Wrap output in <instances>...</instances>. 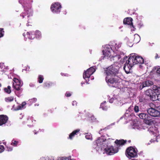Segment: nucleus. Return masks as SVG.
<instances>
[{
  "label": "nucleus",
  "mask_w": 160,
  "mask_h": 160,
  "mask_svg": "<svg viewBox=\"0 0 160 160\" xmlns=\"http://www.w3.org/2000/svg\"><path fill=\"white\" fill-rule=\"evenodd\" d=\"M144 62L143 59L140 56L137 55L135 53H132L127 60L123 69L127 74L130 73V70L132 67L137 64H142Z\"/></svg>",
  "instance_id": "1"
},
{
  "label": "nucleus",
  "mask_w": 160,
  "mask_h": 160,
  "mask_svg": "<svg viewBox=\"0 0 160 160\" xmlns=\"http://www.w3.org/2000/svg\"><path fill=\"white\" fill-rule=\"evenodd\" d=\"M33 0H19V3L22 5L24 9L23 12L20 16L22 18L27 17L29 18L32 16L33 13L32 9L31 7V3Z\"/></svg>",
  "instance_id": "2"
},
{
  "label": "nucleus",
  "mask_w": 160,
  "mask_h": 160,
  "mask_svg": "<svg viewBox=\"0 0 160 160\" xmlns=\"http://www.w3.org/2000/svg\"><path fill=\"white\" fill-rule=\"evenodd\" d=\"M113 140L111 138L106 139L104 136H102L97 138L95 142L97 145L95 149L99 154L103 152V149L107 144H110L113 142Z\"/></svg>",
  "instance_id": "3"
},
{
  "label": "nucleus",
  "mask_w": 160,
  "mask_h": 160,
  "mask_svg": "<svg viewBox=\"0 0 160 160\" xmlns=\"http://www.w3.org/2000/svg\"><path fill=\"white\" fill-rule=\"evenodd\" d=\"M134 110L136 113V115L138 116L141 119H143L144 122L145 124L148 125L150 124L152 120L148 114L142 112L137 105L134 106Z\"/></svg>",
  "instance_id": "4"
},
{
  "label": "nucleus",
  "mask_w": 160,
  "mask_h": 160,
  "mask_svg": "<svg viewBox=\"0 0 160 160\" xmlns=\"http://www.w3.org/2000/svg\"><path fill=\"white\" fill-rule=\"evenodd\" d=\"M119 67L114 65H112L105 71L107 76L120 77L121 73L119 72Z\"/></svg>",
  "instance_id": "5"
},
{
  "label": "nucleus",
  "mask_w": 160,
  "mask_h": 160,
  "mask_svg": "<svg viewBox=\"0 0 160 160\" xmlns=\"http://www.w3.org/2000/svg\"><path fill=\"white\" fill-rule=\"evenodd\" d=\"M102 52L103 56H102L100 58V60L104 59V58H111V56L114 52L111 46L108 44L104 46Z\"/></svg>",
  "instance_id": "6"
},
{
  "label": "nucleus",
  "mask_w": 160,
  "mask_h": 160,
  "mask_svg": "<svg viewBox=\"0 0 160 160\" xmlns=\"http://www.w3.org/2000/svg\"><path fill=\"white\" fill-rule=\"evenodd\" d=\"M95 71V69L93 67H92L87 70L85 71L83 73V78L86 80V83L89 84L88 82L89 81L90 78L91 80H93L94 78L93 76H91Z\"/></svg>",
  "instance_id": "7"
},
{
  "label": "nucleus",
  "mask_w": 160,
  "mask_h": 160,
  "mask_svg": "<svg viewBox=\"0 0 160 160\" xmlns=\"http://www.w3.org/2000/svg\"><path fill=\"white\" fill-rule=\"evenodd\" d=\"M127 58V57L125 56L123 52H114L111 56V60H113L115 62H118L119 59H121L120 62L123 63Z\"/></svg>",
  "instance_id": "8"
},
{
  "label": "nucleus",
  "mask_w": 160,
  "mask_h": 160,
  "mask_svg": "<svg viewBox=\"0 0 160 160\" xmlns=\"http://www.w3.org/2000/svg\"><path fill=\"white\" fill-rule=\"evenodd\" d=\"M11 74L13 77L12 83L13 88L17 91L19 90L20 88L22 85V83H21V81L18 78V76L16 74L11 72Z\"/></svg>",
  "instance_id": "9"
},
{
  "label": "nucleus",
  "mask_w": 160,
  "mask_h": 160,
  "mask_svg": "<svg viewBox=\"0 0 160 160\" xmlns=\"http://www.w3.org/2000/svg\"><path fill=\"white\" fill-rule=\"evenodd\" d=\"M110 144H107L106 147L103 149V152L102 154H104L106 153L108 155H112L117 152L118 151V149L117 148H114L113 146Z\"/></svg>",
  "instance_id": "10"
},
{
  "label": "nucleus",
  "mask_w": 160,
  "mask_h": 160,
  "mask_svg": "<svg viewBox=\"0 0 160 160\" xmlns=\"http://www.w3.org/2000/svg\"><path fill=\"white\" fill-rule=\"evenodd\" d=\"M120 78L119 77L107 76L105 80L107 82L108 84H112V86L114 87H117L118 81Z\"/></svg>",
  "instance_id": "11"
},
{
  "label": "nucleus",
  "mask_w": 160,
  "mask_h": 160,
  "mask_svg": "<svg viewBox=\"0 0 160 160\" xmlns=\"http://www.w3.org/2000/svg\"><path fill=\"white\" fill-rule=\"evenodd\" d=\"M14 100L13 98L11 97V104L12 105V110H18L22 109L25 108V106L26 104L25 102H23L22 104H19L16 102V100L13 102L12 101Z\"/></svg>",
  "instance_id": "12"
},
{
  "label": "nucleus",
  "mask_w": 160,
  "mask_h": 160,
  "mask_svg": "<svg viewBox=\"0 0 160 160\" xmlns=\"http://www.w3.org/2000/svg\"><path fill=\"white\" fill-rule=\"evenodd\" d=\"M126 155L129 159L136 157L137 156V150L133 147H130L127 149Z\"/></svg>",
  "instance_id": "13"
},
{
  "label": "nucleus",
  "mask_w": 160,
  "mask_h": 160,
  "mask_svg": "<svg viewBox=\"0 0 160 160\" xmlns=\"http://www.w3.org/2000/svg\"><path fill=\"white\" fill-rule=\"evenodd\" d=\"M131 125L132 128L135 129L141 130L142 129H145L146 128L145 123L141 124L140 122L137 120L132 121L131 122Z\"/></svg>",
  "instance_id": "14"
},
{
  "label": "nucleus",
  "mask_w": 160,
  "mask_h": 160,
  "mask_svg": "<svg viewBox=\"0 0 160 160\" xmlns=\"http://www.w3.org/2000/svg\"><path fill=\"white\" fill-rule=\"evenodd\" d=\"M26 36L28 39L30 40L33 39L36 37V38H39L41 37V32L38 30H36L35 32L32 31L27 32Z\"/></svg>",
  "instance_id": "15"
},
{
  "label": "nucleus",
  "mask_w": 160,
  "mask_h": 160,
  "mask_svg": "<svg viewBox=\"0 0 160 160\" xmlns=\"http://www.w3.org/2000/svg\"><path fill=\"white\" fill-rule=\"evenodd\" d=\"M61 5L59 2H55L51 7V9L53 13H58L61 11Z\"/></svg>",
  "instance_id": "16"
},
{
  "label": "nucleus",
  "mask_w": 160,
  "mask_h": 160,
  "mask_svg": "<svg viewBox=\"0 0 160 160\" xmlns=\"http://www.w3.org/2000/svg\"><path fill=\"white\" fill-rule=\"evenodd\" d=\"M122 44L121 42L116 43L115 42H111L110 45L114 52H122L120 50Z\"/></svg>",
  "instance_id": "17"
},
{
  "label": "nucleus",
  "mask_w": 160,
  "mask_h": 160,
  "mask_svg": "<svg viewBox=\"0 0 160 160\" xmlns=\"http://www.w3.org/2000/svg\"><path fill=\"white\" fill-rule=\"evenodd\" d=\"M71 156L68 157H58L56 160H70ZM41 160H55L54 158L52 157H42L41 158Z\"/></svg>",
  "instance_id": "18"
},
{
  "label": "nucleus",
  "mask_w": 160,
  "mask_h": 160,
  "mask_svg": "<svg viewBox=\"0 0 160 160\" xmlns=\"http://www.w3.org/2000/svg\"><path fill=\"white\" fill-rule=\"evenodd\" d=\"M147 111L148 113L152 117H158L160 115L159 111L153 108L148 109Z\"/></svg>",
  "instance_id": "19"
},
{
  "label": "nucleus",
  "mask_w": 160,
  "mask_h": 160,
  "mask_svg": "<svg viewBox=\"0 0 160 160\" xmlns=\"http://www.w3.org/2000/svg\"><path fill=\"white\" fill-rule=\"evenodd\" d=\"M132 21V18L128 17L124 19L123 22L124 24L129 25L132 31H134L135 29L133 26Z\"/></svg>",
  "instance_id": "20"
},
{
  "label": "nucleus",
  "mask_w": 160,
  "mask_h": 160,
  "mask_svg": "<svg viewBox=\"0 0 160 160\" xmlns=\"http://www.w3.org/2000/svg\"><path fill=\"white\" fill-rule=\"evenodd\" d=\"M148 131L151 133H152V134L154 135V136L156 137V138H157L158 137L159 138L160 136L158 134V131L157 128L155 127V126L150 127L148 129Z\"/></svg>",
  "instance_id": "21"
},
{
  "label": "nucleus",
  "mask_w": 160,
  "mask_h": 160,
  "mask_svg": "<svg viewBox=\"0 0 160 160\" xmlns=\"http://www.w3.org/2000/svg\"><path fill=\"white\" fill-rule=\"evenodd\" d=\"M153 84V82L151 81L148 80L146 81L143 82V83L140 85V88L142 89L143 88L149 87Z\"/></svg>",
  "instance_id": "22"
},
{
  "label": "nucleus",
  "mask_w": 160,
  "mask_h": 160,
  "mask_svg": "<svg viewBox=\"0 0 160 160\" xmlns=\"http://www.w3.org/2000/svg\"><path fill=\"white\" fill-rule=\"evenodd\" d=\"M8 119V117L6 115H0V126L5 124Z\"/></svg>",
  "instance_id": "23"
},
{
  "label": "nucleus",
  "mask_w": 160,
  "mask_h": 160,
  "mask_svg": "<svg viewBox=\"0 0 160 160\" xmlns=\"http://www.w3.org/2000/svg\"><path fill=\"white\" fill-rule=\"evenodd\" d=\"M80 131V130L79 129L74 130L69 134L68 138L70 140H72L75 136L77 135Z\"/></svg>",
  "instance_id": "24"
},
{
  "label": "nucleus",
  "mask_w": 160,
  "mask_h": 160,
  "mask_svg": "<svg viewBox=\"0 0 160 160\" xmlns=\"http://www.w3.org/2000/svg\"><path fill=\"white\" fill-rule=\"evenodd\" d=\"M132 116L133 114L126 112L125 114L124 118L128 122L132 120Z\"/></svg>",
  "instance_id": "25"
},
{
  "label": "nucleus",
  "mask_w": 160,
  "mask_h": 160,
  "mask_svg": "<svg viewBox=\"0 0 160 160\" xmlns=\"http://www.w3.org/2000/svg\"><path fill=\"white\" fill-rule=\"evenodd\" d=\"M114 142L117 144V146H119L120 145H124L126 143V142L123 140H116Z\"/></svg>",
  "instance_id": "26"
},
{
  "label": "nucleus",
  "mask_w": 160,
  "mask_h": 160,
  "mask_svg": "<svg viewBox=\"0 0 160 160\" xmlns=\"http://www.w3.org/2000/svg\"><path fill=\"white\" fill-rule=\"evenodd\" d=\"M106 102L103 101L101 104L100 108H101L103 110L106 111L108 110V107L106 105Z\"/></svg>",
  "instance_id": "27"
},
{
  "label": "nucleus",
  "mask_w": 160,
  "mask_h": 160,
  "mask_svg": "<svg viewBox=\"0 0 160 160\" xmlns=\"http://www.w3.org/2000/svg\"><path fill=\"white\" fill-rule=\"evenodd\" d=\"M152 91L151 89H148L146 91V94L147 95L150 97V98H151L153 99V96H152Z\"/></svg>",
  "instance_id": "28"
},
{
  "label": "nucleus",
  "mask_w": 160,
  "mask_h": 160,
  "mask_svg": "<svg viewBox=\"0 0 160 160\" xmlns=\"http://www.w3.org/2000/svg\"><path fill=\"white\" fill-rule=\"evenodd\" d=\"M134 42L135 43L138 42L140 40V36L138 34H136L134 35Z\"/></svg>",
  "instance_id": "29"
},
{
  "label": "nucleus",
  "mask_w": 160,
  "mask_h": 160,
  "mask_svg": "<svg viewBox=\"0 0 160 160\" xmlns=\"http://www.w3.org/2000/svg\"><path fill=\"white\" fill-rule=\"evenodd\" d=\"M152 89L155 93H160V87L154 85L152 87Z\"/></svg>",
  "instance_id": "30"
},
{
  "label": "nucleus",
  "mask_w": 160,
  "mask_h": 160,
  "mask_svg": "<svg viewBox=\"0 0 160 160\" xmlns=\"http://www.w3.org/2000/svg\"><path fill=\"white\" fill-rule=\"evenodd\" d=\"M115 98H114V104L116 105H120V102H119V97L117 95L115 96Z\"/></svg>",
  "instance_id": "31"
},
{
  "label": "nucleus",
  "mask_w": 160,
  "mask_h": 160,
  "mask_svg": "<svg viewBox=\"0 0 160 160\" xmlns=\"http://www.w3.org/2000/svg\"><path fill=\"white\" fill-rule=\"evenodd\" d=\"M54 84V83L51 82H47L43 84L44 87L50 88Z\"/></svg>",
  "instance_id": "32"
},
{
  "label": "nucleus",
  "mask_w": 160,
  "mask_h": 160,
  "mask_svg": "<svg viewBox=\"0 0 160 160\" xmlns=\"http://www.w3.org/2000/svg\"><path fill=\"white\" fill-rule=\"evenodd\" d=\"M89 117L92 122H95L97 121L96 118H95L94 116L93 115L91 114H90L89 116Z\"/></svg>",
  "instance_id": "33"
},
{
  "label": "nucleus",
  "mask_w": 160,
  "mask_h": 160,
  "mask_svg": "<svg viewBox=\"0 0 160 160\" xmlns=\"http://www.w3.org/2000/svg\"><path fill=\"white\" fill-rule=\"evenodd\" d=\"M85 138L86 139L92 140V135L90 133H87L85 136Z\"/></svg>",
  "instance_id": "34"
},
{
  "label": "nucleus",
  "mask_w": 160,
  "mask_h": 160,
  "mask_svg": "<svg viewBox=\"0 0 160 160\" xmlns=\"http://www.w3.org/2000/svg\"><path fill=\"white\" fill-rule=\"evenodd\" d=\"M157 73L160 74V66H157L153 68V70H157Z\"/></svg>",
  "instance_id": "35"
},
{
  "label": "nucleus",
  "mask_w": 160,
  "mask_h": 160,
  "mask_svg": "<svg viewBox=\"0 0 160 160\" xmlns=\"http://www.w3.org/2000/svg\"><path fill=\"white\" fill-rule=\"evenodd\" d=\"M44 78L42 75H39L38 78V81L39 83H42L43 82Z\"/></svg>",
  "instance_id": "36"
},
{
  "label": "nucleus",
  "mask_w": 160,
  "mask_h": 160,
  "mask_svg": "<svg viewBox=\"0 0 160 160\" xmlns=\"http://www.w3.org/2000/svg\"><path fill=\"white\" fill-rule=\"evenodd\" d=\"M18 143V141L15 140H12V143H11V144L12 145H13L15 146H17Z\"/></svg>",
  "instance_id": "37"
},
{
  "label": "nucleus",
  "mask_w": 160,
  "mask_h": 160,
  "mask_svg": "<svg viewBox=\"0 0 160 160\" xmlns=\"http://www.w3.org/2000/svg\"><path fill=\"white\" fill-rule=\"evenodd\" d=\"M4 91L5 92L8 93H10V86H8V88H4Z\"/></svg>",
  "instance_id": "38"
},
{
  "label": "nucleus",
  "mask_w": 160,
  "mask_h": 160,
  "mask_svg": "<svg viewBox=\"0 0 160 160\" xmlns=\"http://www.w3.org/2000/svg\"><path fill=\"white\" fill-rule=\"evenodd\" d=\"M37 100V99L36 98H34L31 99H30L29 100V101L31 103V104H32L33 103H34L36 102Z\"/></svg>",
  "instance_id": "39"
},
{
  "label": "nucleus",
  "mask_w": 160,
  "mask_h": 160,
  "mask_svg": "<svg viewBox=\"0 0 160 160\" xmlns=\"http://www.w3.org/2000/svg\"><path fill=\"white\" fill-rule=\"evenodd\" d=\"M138 27L139 28H141L143 26V24L142 22L141 21L138 22L137 24Z\"/></svg>",
  "instance_id": "40"
},
{
  "label": "nucleus",
  "mask_w": 160,
  "mask_h": 160,
  "mask_svg": "<svg viewBox=\"0 0 160 160\" xmlns=\"http://www.w3.org/2000/svg\"><path fill=\"white\" fill-rule=\"evenodd\" d=\"M157 138H155L156 140H154L153 139H151V140H150L148 142H147L146 143V144L147 145H150L151 143L152 142H155V141H156L157 142H158V141L157 140Z\"/></svg>",
  "instance_id": "41"
},
{
  "label": "nucleus",
  "mask_w": 160,
  "mask_h": 160,
  "mask_svg": "<svg viewBox=\"0 0 160 160\" xmlns=\"http://www.w3.org/2000/svg\"><path fill=\"white\" fill-rule=\"evenodd\" d=\"M157 97V99H152L153 101H155L156 100H158V101H160V94H156V96H155V97Z\"/></svg>",
  "instance_id": "42"
},
{
  "label": "nucleus",
  "mask_w": 160,
  "mask_h": 160,
  "mask_svg": "<svg viewBox=\"0 0 160 160\" xmlns=\"http://www.w3.org/2000/svg\"><path fill=\"white\" fill-rule=\"evenodd\" d=\"M3 29L2 28H0V38L3 37V32H4Z\"/></svg>",
  "instance_id": "43"
},
{
  "label": "nucleus",
  "mask_w": 160,
  "mask_h": 160,
  "mask_svg": "<svg viewBox=\"0 0 160 160\" xmlns=\"http://www.w3.org/2000/svg\"><path fill=\"white\" fill-rule=\"evenodd\" d=\"M115 95H114L112 98H111L109 100V101L110 103H114V98H115Z\"/></svg>",
  "instance_id": "44"
},
{
  "label": "nucleus",
  "mask_w": 160,
  "mask_h": 160,
  "mask_svg": "<svg viewBox=\"0 0 160 160\" xmlns=\"http://www.w3.org/2000/svg\"><path fill=\"white\" fill-rule=\"evenodd\" d=\"M4 147L2 145H0V153L2 152L4 150Z\"/></svg>",
  "instance_id": "45"
},
{
  "label": "nucleus",
  "mask_w": 160,
  "mask_h": 160,
  "mask_svg": "<svg viewBox=\"0 0 160 160\" xmlns=\"http://www.w3.org/2000/svg\"><path fill=\"white\" fill-rule=\"evenodd\" d=\"M71 95V94L69 92H67L65 94V96L67 97H69Z\"/></svg>",
  "instance_id": "46"
},
{
  "label": "nucleus",
  "mask_w": 160,
  "mask_h": 160,
  "mask_svg": "<svg viewBox=\"0 0 160 160\" xmlns=\"http://www.w3.org/2000/svg\"><path fill=\"white\" fill-rule=\"evenodd\" d=\"M5 100L6 102H10V98H5Z\"/></svg>",
  "instance_id": "47"
},
{
  "label": "nucleus",
  "mask_w": 160,
  "mask_h": 160,
  "mask_svg": "<svg viewBox=\"0 0 160 160\" xmlns=\"http://www.w3.org/2000/svg\"><path fill=\"white\" fill-rule=\"evenodd\" d=\"M61 74L62 76H64L66 77H68L69 76L68 74L63 73H61Z\"/></svg>",
  "instance_id": "48"
},
{
  "label": "nucleus",
  "mask_w": 160,
  "mask_h": 160,
  "mask_svg": "<svg viewBox=\"0 0 160 160\" xmlns=\"http://www.w3.org/2000/svg\"><path fill=\"white\" fill-rule=\"evenodd\" d=\"M29 86L32 88L34 87L35 86V85L32 83H30L29 84Z\"/></svg>",
  "instance_id": "49"
},
{
  "label": "nucleus",
  "mask_w": 160,
  "mask_h": 160,
  "mask_svg": "<svg viewBox=\"0 0 160 160\" xmlns=\"http://www.w3.org/2000/svg\"><path fill=\"white\" fill-rule=\"evenodd\" d=\"M77 103L76 101H73L72 102V106H74L77 105Z\"/></svg>",
  "instance_id": "50"
},
{
  "label": "nucleus",
  "mask_w": 160,
  "mask_h": 160,
  "mask_svg": "<svg viewBox=\"0 0 160 160\" xmlns=\"http://www.w3.org/2000/svg\"><path fill=\"white\" fill-rule=\"evenodd\" d=\"M127 44L130 47H131L132 46V42L130 43H129L128 42V41L127 42Z\"/></svg>",
  "instance_id": "51"
},
{
  "label": "nucleus",
  "mask_w": 160,
  "mask_h": 160,
  "mask_svg": "<svg viewBox=\"0 0 160 160\" xmlns=\"http://www.w3.org/2000/svg\"><path fill=\"white\" fill-rule=\"evenodd\" d=\"M30 69V67H27L25 69L26 71H29Z\"/></svg>",
  "instance_id": "52"
},
{
  "label": "nucleus",
  "mask_w": 160,
  "mask_h": 160,
  "mask_svg": "<svg viewBox=\"0 0 160 160\" xmlns=\"http://www.w3.org/2000/svg\"><path fill=\"white\" fill-rule=\"evenodd\" d=\"M105 130V128L103 129H100V130L99 131V134H101L100 132H101V131H102V130Z\"/></svg>",
  "instance_id": "53"
},
{
  "label": "nucleus",
  "mask_w": 160,
  "mask_h": 160,
  "mask_svg": "<svg viewBox=\"0 0 160 160\" xmlns=\"http://www.w3.org/2000/svg\"><path fill=\"white\" fill-rule=\"evenodd\" d=\"M20 115L21 116V117H20V118L21 119L23 117V116L22 115V114H20Z\"/></svg>",
  "instance_id": "54"
},
{
  "label": "nucleus",
  "mask_w": 160,
  "mask_h": 160,
  "mask_svg": "<svg viewBox=\"0 0 160 160\" xmlns=\"http://www.w3.org/2000/svg\"><path fill=\"white\" fill-rule=\"evenodd\" d=\"M34 132L35 134H36L37 132H38V131L37 132L36 130L34 131Z\"/></svg>",
  "instance_id": "55"
},
{
  "label": "nucleus",
  "mask_w": 160,
  "mask_h": 160,
  "mask_svg": "<svg viewBox=\"0 0 160 160\" xmlns=\"http://www.w3.org/2000/svg\"><path fill=\"white\" fill-rule=\"evenodd\" d=\"M30 119L31 120L32 122H33L32 120H33V118L32 117H31L30 118Z\"/></svg>",
  "instance_id": "56"
},
{
  "label": "nucleus",
  "mask_w": 160,
  "mask_h": 160,
  "mask_svg": "<svg viewBox=\"0 0 160 160\" xmlns=\"http://www.w3.org/2000/svg\"><path fill=\"white\" fill-rule=\"evenodd\" d=\"M28 127H32L33 126V125H28Z\"/></svg>",
  "instance_id": "57"
},
{
  "label": "nucleus",
  "mask_w": 160,
  "mask_h": 160,
  "mask_svg": "<svg viewBox=\"0 0 160 160\" xmlns=\"http://www.w3.org/2000/svg\"><path fill=\"white\" fill-rule=\"evenodd\" d=\"M81 84H82V85L83 84H84V83L83 82H82L81 83Z\"/></svg>",
  "instance_id": "58"
},
{
  "label": "nucleus",
  "mask_w": 160,
  "mask_h": 160,
  "mask_svg": "<svg viewBox=\"0 0 160 160\" xmlns=\"http://www.w3.org/2000/svg\"><path fill=\"white\" fill-rule=\"evenodd\" d=\"M125 39L126 40H128V38L127 37H126Z\"/></svg>",
  "instance_id": "59"
},
{
  "label": "nucleus",
  "mask_w": 160,
  "mask_h": 160,
  "mask_svg": "<svg viewBox=\"0 0 160 160\" xmlns=\"http://www.w3.org/2000/svg\"><path fill=\"white\" fill-rule=\"evenodd\" d=\"M131 160H138V159L135 158H132L131 159Z\"/></svg>",
  "instance_id": "60"
},
{
  "label": "nucleus",
  "mask_w": 160,
  "mask_h": 160,
  "mask_svg": "<svg viewBox=\"0 0 160 160\" xmlns=\"http://www.w3.org/2000/svg\"><path fill=\"white\" fill-rule=\"evenodd\" d=\"M23 36L24 37H25V36H26V35L24 33H23Z\"/></svg>",
  "instance_id": "61"
},
{
  "label": "nucleus",
  "mask_w": 160,
  "mask_h": 160,
  "mask_svg": "<svg viewBox=\"0 0 160 160\" xmlns=\"http://www.w3.org/2000/svg\"><path fill=\"white\" fill-rule=\"evenodd\" d=\"M39 105V104H35V106H38Z\"/></svg>",
  "instance_id": "62"
},
{
  "label": "nucleus",
  "mask_w": 160,
  "mask_h": 160,
  "mask_svg": "<svg viewBox=\"0 0 160 160\" xmlns=\"http://www.w3.org/2000/svg\"><path fill=\"white\" fill-rule=\"evenodd\" d=\"M147 160H153V159H147Z\"/></svg>",
  "instance_id": "63"
},
{
  "label": "nucleus",
  "mask_w": 160,
  "mask_h": 160,
  "mask_svg": "<svg viewBox=\"0 0 160 160\" xmlns=\"http://www.w3.org/2000/svg\"><path fill=\"white\" fill-rule=\"evenodd\" d=\"M27 26H28L29 25H28V23H27Z\"/></svg>",
  "instance_id": "64"
}]
</instances>
